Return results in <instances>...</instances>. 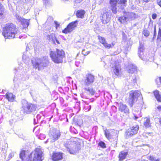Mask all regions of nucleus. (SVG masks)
I'll return each instance as SVG.
<instances>
[{
    "instance_id": "1",
    "label": "nucleus",
    "mask_w": 161,
    "mask_h": 161,
    "mask_svg": "<svg viewBox=\"0 0 161 161\" xmlns=\"http://www.w3.org/2000/svg\"><path fill=\"white\" fill-rule=\"evenodd\" d=\"M18 32L15 26L12 23L6 24L3 29V35L5 38L12 39L15 37Z\"/></svg>"
},
{
    "instance_id": "2",
    "label": "nucleus",
    "mask_w": 161,
    "mask_h": 161,
    "mask_svg": "<svg viewBox=\"0 0 161 161\" xmlns=\"http://www.w3.org/2000/svg\"><path fill=\"white\" fill-rule=\"evenodd\" d=\"M75 139L76 138H73L64 142V144L71 154H75L78 152L80 149L79 142L75 141Z\"/></svg>"
},
{
    "instance_id": "3",
    "label": "nucleus",
    "mask_w": 161,
    "mask_h": 161,
    "mask_svg": "<svg viewBox=\"0 0 161 161\" xmlns=\"http://www.w3.org/2000/svg\"><path fill=\"white\" fill-rule=\"evenodd\" d=\"M50 55L52 61L57 64L62 62L63 59L65 57V53L62 49H56V51H51Z\"/></svg>"
},
{
    "instance_id": "4",
    "label": "nucleus",
    "mask_w": 161,
    "mask_h": 161,
    "mask_svg": "<svg viewBox=\"0 0 161 161\" xmlns=\"http://www.w3.org/2000/svg\"><path fill=\"white\" fill-rule=\"evenodd\" d=\"M32 63L34 68L38 69V70H40L47 66L49 62L48 57L45 56L41 58H37L35 60H32Z\"/></svg>"
},
{
    "instance_id": "5",
    "label": "nucleus",
    "mask_w": 161,
    "mask_h": 161,
    "mask_svg": "<svg viewBox=\"0 0 161 161\" xmlns=\"http://www.w3.org/2000/svg\"><path fill=\"white\" fill-rule=\"evenodd\" d=\"M43 152L42 149L37 148L32 152L28 156L29 158L27 161H31V158L33 156V161H42L43 159Z\"/></svg>"
},
{
    "instance_id": "6",
    "label": "nucleus",
    "mask_w": 161,
    "mask_h": 161,
    "mask_svg": "<svg viewBox=\"0 0 161 161\" xmlns=\"http://www.w3.org/2000/svg\"><path fill=\"white\" fill-rule=\"evenodd\" d=\"M22 108L24 113L29 114L36 110V105L24 100L22 102Z\"/></svg>"
},
{
    "instance_id": "7",
    "label": "nucleus",
    "mask_w": 161,
    "mask_h": 161,
    "mask_svg": "<svg viewBox=\"0 0 161 161\" xmlns=\"http://www.w3.org/2000/svg\"><path fill=\"white\" fill-rule=\"evenodd\" d=\"M49 135L50 138L45 142L46 143L50 140L51 142H53L57 140L60 137V133L59 131L56 129H52L50 130Z\"/></svg>"
},
{
    "instance_id": "8",
    "label": "nucleus",
    "mask_w": 161,
    "mask_h": 161,
    "mask_svg": "<svg viewBox=\"0 0 161 161\" xmlns=\"http://www.w3.org/2000/svg\"><path fill=\"white\" fill-rule=\"evenodd\" d=\"M140 94L141 92L136 90H132L129 92V101L131 107H132L133 103L137 101Z\"/></svg>"
},
{
    "instance_id": "9",
    "label": "nucleus",
    "mask_w": 161,
    "mask_h": 161,
    "mask_svg": "<svg viewBox=\"0 0 161 161\" xmlns=\"http://www.w3.org/2000/svg\"><path fill=\"white\" fill-rule=\"evenodd\" d=\"M78 22V21L75 20L69 23L67 27L62 31V32L64 33L67 34L72 31L77 26Z\"/></svg>"
},
{
    "instance_id": "10",
    "label": "nucleus",
    "mask_w": 161,
    "mask_h": 161,
    "mask_svg": "<svg viewBox=\"0 0 161 161\" xmlns=\"http://www.w3.org/2000/svg\"><path fill=\"white\" fill-rule=\"evenodd\" d=\"M104 134L108 140L112 139L114 136L118 137L119 131L110 129L104 130Z\"/></svg>"
},
{
    "instance_id": "11",
    "label": "nucleus",
    "mask_w": 161,
    "mask_h": 161,
    "mask_svg": "<svg viewBox=\"0 0 161 161\" xmlns=\"http://www.w3.org/2000/svg\"><path fill=\"white\" fill-rule=\"evenodd\" d=\"M111 70L116 76L118 77L120 76L121 68L120 65L119 63L115 62L114 64L113 65Z\"/></svg>"
},
{
    "instance_id": "12",
    "label": "nucleus",
    "mask_w": 161,
    "mask_h": 161,
    "mask_svg": "<svg viewBox=\"0 0 161 161\" xmlns=\"http://www.w3.org/2000/svg\"><path fill=\"white\" fill-rule=\"evenodd\" d=\"M139 128V127L138 125L130 127L126 130L125 133L128 136H132L137 133Z\"/></svg>"
},
{
    "instance_id": "13",
    "label": "nucleus",
    "mask_w": 161,
    "mask_h": 161,
    "mask_svg": "<svg viewBox=\"0 0 161 161\" xmlns=\"http://www.w3.org/2000/svg\"><path fill=\"white\" fill-rule=\"evenodd\" d=\"M94 76L91 74L86 75L85 79L84 84L85 86H88L93 83L94 81Z\"/></svg>"
},
{
    "instance_id": "14",
    "label": "nucleus",
    "mask_w": 161,
    "mask_h": 161,
    "mask_svg": "<svg viewBox=\"0 0 161 161\" xmlns=\"http://www.w3.org/2000/svg\"><path fill=\"white\" fill-rule=\"evenodd\" d=\"M23 76L19 74L15 75L13 80L14 87L17 89L19 86V85L20 83L21 80L23 79Z\"/></svg>"
},
{
    "instance_id": "15",
    "label": "nucleus",
    "mask_w": 161,
    "mask_h": 161,
    "mask_svg": "<svg viewBox=\"0 0 161 161\" xmlns=\"http://www.w3.org/2000/svg\"><path fill=\"white\" fill-rule=\"evenodd\" d=\"M111 15V13L109 11L105 12L103 14L101 18V21L103 24H105L109 21Z\"/></svg>"
},
{
    "instance_id": "16",
    "label": "nucleus",
    "mask_w": 161,
    "mask_h": 161,
    "mask_svg": "<svg viewBox=\"0 0 161 161\" xmlns=\"http://www.w3.org/2000/svg\"><path fill=\"white\" fill-rule=\"evenodd\" d=\"M15 16L18 21L21 23L23 27L25 28L28 26L29 25V20L22 18L18 14H16Z\"/></svg>"
},
{
    "instance_id": "17",
    "label": "nucleus",
    "mask_w": 161,
    "mask_h": 161,
    "mask_svg": "<svg viewBox=\"0 0 161 161\" xmlns=\"http://www.w3.org/2000/svg\"><path fill=\"white\" fill-rule=\"evenodd\" d=\"M125 66L128 73L132 74L136 70V67L131 63H129L128 65L125 64Z\"/></svg>"
},
{
    "instance_id": "18",
    "label": "nucleus",
    "mask_w": 161,
    "mask_h": 161,
    "mask_svg": "<svg viewBox=\"0 0 161 161\" xmlns=\"http://www.w3.org/2000/svg\"><path fill=\"white\" fill-rule=\"evenodd\" d=\"M98 39L100 42L106 48H109L112 47L114 45L113 43L110 44H108L106 42L105 39L104 37L100 36H98Z\"/></svg>"
},
{
    "instance_id": "19",
    "label": "nucleus",
    "mask_w": 161,
    "mask_h": 161,
    "mask_svg": "<svg viewBox=\"0 0 161 161\" xmlns=\"http://www.w3.org/2000/svg\"><path fill=\"white\" fill-rule=\"evenodd\" d=\"M5 98L10 102H13L15 99L16 96L11 92H7L5 95Z\"/></svg>"
},
{
    "instance_id": "20",
    "label": "nucleus",
    "mask_w": 161,
    "mask_h": 161,
    "mask_svg": "<svg viewBox=\"0 0 161 161\" xmlns=\"http://www.w3.org/2000/svg\"><path fill=\"white\" fill-rule=\"evenodd\" d=\"M119 110L120 112H124L125 114L129 113V110L127 106L123 104H120Z\"/></svg>"
},
{
    "instance_id": "21",
    "label": "nucleus",
    "mask_w": 161,
    "mask_h": 161,
    "mask_svg": "<svg viewBox=\"0 0 161 161\" xmlns=\"http://www.w3.org/2000/svg\"><path fill=\"white\" fill-rule=\"evenodd\" d=\"M62 158V154L60 153H54L52 157V158L54 161H56L61 159Z\"/></svg>"
},
{
    "instance_id": "22",
    "label": "nucleus",
    "mask_w": 161,
    "mask_h": 161,
    "mask_svg": "<svg viewBox=\"0 0 161 161\" xmlns=\"http://www.w3.org/2000/svg\"><path fill=\"white\" fill-rule=\"evenodd\" d=\"M128 154V152L127 151H122L121 152L119 155V160L120 161H123L125 159Z\"/></svg>"
},
{
    "instance_id": "23",
    "label": "nucleus",
    "mask_w": 161,
    "mask_h": 161,
    "mask_svg": "<svg viewBox=\"0 0 161 161\" xmlns=\"http://www.w3.org/2000/svg\"><path fill=\"white\" fill-rule=\"evenodd\" d=\"M144 50V49L143 45L140 44L139 48L138 50V54L139 57L142 60L145 59L143 53Z\"/></svg>"
},
{
    "instance_id": "24",
    "label": "nucleus",
    "mask_w": 161,
    "mask_h": 161,
    "mask_svg": "<svg viewBox=\"0 0 161 161\" xmlns=\"http://www.w3.org/2000/svg\"><path fill=\"white\" fill-rule=\"evenodd\" d=\"M5 11L6 10L4 6L0 2V19L4 18Z\"/></svg>"
},
{
    "instance_id": "25",
    "label": "nucleus",
    "mask_w": 161,
    "mask_h": 161,
    "mask_svg": "<svg viewBox=\"0 0 161 161\" xmlns=\"http://www.w3.org/2000/svg\"><path fill=\"white\" fill-rule=\"evenodd\" d=\"M84 89L86 92V93L90 95H93L95 92V90L92 87H89L87 86L85 87Z\"/></svg>"
},
{
    "instance_id": "26",
    "label": "nucleus",
    "mask_w": 161,
    "mask_h": 161,
    "mask_svg": "<svg viewBox=\"0 0 161 161\" xmlns=\"http://www.w3.org/2000/svg\"><path fill=\"white\" fill-rule=\"evenodd\" d=\"M47 39L49 42H52L53 43L55 44L56 37L54 34L52 33L50 35L47 36Z\"/></svg>"
},
{
    "instance_id": "27",
    "label": "nucleus",
    "mask_w": 161,
    "mask_h": 161,
    "mask_svg": "<svg viewBox=\"0 0 161 161\" xmlns=\"http://www.w3.org/2000/svg\"><path fill=\"white\" fill-rule=\"evenodd\" d=\"M151 124L149 118H146L144 119V125L145 127L147 128L151 127Z\"/></svg>"
},
{
    "instance_id": "28",
    "label": "nucleus",
    "mask_w": 161,
    "mask_h": 161,
    "mask_svg": "<svg viewBox=\"0 0 161 161\" xmlns=\"http://www.w3.org/2000/svg\"><path fill=\"white\" fill-rule=\"evenodd\" d=\"M85 12L84 10H79L76 12V15L78 17L81 18H83L84 17Z\"/></svg>"
},
{
    "instance_id": "29",
    "label": "nucleus",
    "mask_w": 161,
    "mask_h": 161,
    "mask_svg": "<svg viewBox=\"0 0 161 161\" xmlns=\"http://www.w3.org/2000/svg\"><path fill=\"white\" fill-rule=\"evenodd\" d=\"M154 95L157 100L158 101L161 102V95H160L159 94L158 91H155L154 92Z\"/></svg>"
},
{
    "instance_id": "30",
    "label": "nucleus",
    "mask_w": 161,
    "mask_h": 161,
    "mask_svg": "<svg viewBox=\"0 0 161 161\" xmlns=\"http://www.w3.org/2000/svg\"><path fill=\"white\" fill-rule=\"evenodd\" d=\"M127 19V16L125 15V16L119 17V20L121 23L125 24L126 23Z\"/></svg>"
},
{
    "instance_id": "31",
    "label": "nucleus",
    "mask_w": 161,
    "mask_h": 161,
    "mask_svg": "<svg viewBox=\"0 0 161 161\" xmlns=\"http://www.w3.org/2000/svg\"><path fill=\"white\" fill-rule=\"evenodd\" d=\"M127 17V19H133L135 18L136 15L135 14L133 13L128 12L127 15H126Z\"/></svg>"
},
{
    "instance_id": "32",
    "label": "nucleus",
    "mask_w": 161,
    "mask_h": 161,
    "mask_svg": "<svg viewBox=\"0 0 161 161\" xmlns=\"http://www.w3.org/2000/svg\"><path fill=\"white\" fill-rule=\"evenodd\" d=\"M25 150H22L19 154L20 158L22 159V161L24 160L25 157Z\"/></svg>"
},
{
    "instance_id": "33",
    "label": "nucleus",
    "mask_w": 161,
    "mask_h": 161,
    "mask_svg": "<svg viewBox=\"0 0 161 161\" xmlns=\"http://www.w3.org/2000/svg\"><path fill=\"white\" fill-rule=\"evenodd\" d=\"M117 5L110 6V9L111 10L113 13L115 14L117 13Z\"/></svg>"
},
{
    "instance_id": "34",
    "label": "nucleus",
    "mask_w": 161,
    "mask_h": 161,
    "mask_svg": "<svg viewBox=\"0 0 161 161\" xmlns=\"http://www.w3.org/2000/svg\"><path fill=\"white\" fill-rule=\"evenodd\" d=\"M22 59L25 63H27L30 61V59L29 57L26 56V55L24 53L22 56Z\"/></svg>"
},
{
    "instance_id": "35",
    "label": "nucleus",
    "mask_w": 161,
    "mask_h": 161,
    "mask_svg": "<svg viewBox=\"0 0 161 161\" xmlns=\"http://www.w3.org/2000/svg\"><path fill=\"white\" fill-rule=\"evenodd\" d=\"M131 80V81L130 82V84L131 85L134 84L136 82V77L135 76L131 77L130 78L129 80Z\"/></svg>"
},
{
    "instance_id": "36",
    "label": "nucleus",
    "mask_w": 161,
    "mask_h": 161,
    "mask_svg": "<svg viewBox=\"0 0 161 161\" xmlns=\"http://www.w3.org/2000/svg\"><path fill=\"white\" fill-rule=\"evenodd\" d=\"M118 0H110L109 4L110 6L117 5Z\"/></svg>"
},
{
    "instance_id": "37",
    "label": "nucleus",
    "mask_w": 161,
    "mask_h": 161,
    "mask_svg": "<svg viewBox=\"0 0 161 161\" xmlns=\"http://www.w3.org/2000/svg\"><path fill=\"white\" fill-rule=\"evenodd\" d=\"M138 112V114H136V113H134V119L135 120H137L138 118L141 117V115H140V114L141 113V111H139Z\"/></svg>"
},
{
    "instance_id": "38",
    "label": "nucleus",
    "mask_w": 161,
    "mask_h": 161,
    "mask_svg": "<svg viewBox=\"0 0 161 161\" xmlns=\"http://www.w3.org/2000/svg\"><path fill=\"white\" fill-rule=\"evenodd\" d=\"M118 3L120 4H124V6H125V4L127 2L126 0H118Z\"/></svg>"
},
{
    "instance_id": "39",
    "label": "nucleus",
    "mask_w": 161,
    "mask_h": 161,
    "mask_svg": "<svg viewBox=\"0 0 161 161\" xmlns=\"http://www.w3.org/2000/svg\"><path fill=\"white\" fill-rule=\"evenodd\" d=\"M157 40L158 41H161V29H159L158 32Z\"/></svg>"
},
{
    "instance_id": "40",
    "label": "nucleus",
    "mask_w": 161,
    "mask_h": 161,
    "mask_svg": "<svg viewBox=\"0 0 161 161\" xmlns=\"http://www.w3.org/2000/svg\"><path fill=\"white\" fill-rule=\"evenodd\" d=\"M143 33L144 36H148L149 35V31L147 30H145L143 31Z\"/></svg>"
},
{
    "instance_id": "41",
    "label": "nucleus",
    "mask_w": 161,
    "mask_h": 161,
    "mask_svg": "<svg viewBox=\"0 0 161 161\" xmlns=\"http://www.w3.org/2000/svg\"><path fill=\"white\" fill-rule=\"evenodd\" d=\"M147 158L151 161H155V157L153 156L150 155L147 157Z\"/></svg>"
},
{
    "instance_id": "42",
    "label": "nucleus",
    "mask_w": 161,
    "mask_h": 161,
    "mask_svg": "<svg viewBox=\"0 0 161 161\" xmlns=\"http://www.w3.org/2000/svg\"><path fill=\"white\" fill-rule=\"evenodd\" d=\"M99 145L100 146L102 147L103 148H105L106 146L105 144V143L103 142H101L99 143Z\"/></svg>"
},
{
    "instance_id": "43",
    "label": "nucleus",
    "mask_w": 161,
    "mask_h": 161,
    "mask_svg": "<svg viewBox=\"0 0 161 161\" xmlns=\"http://www.w3.org/2000/svg\"><path fill=\"white\" fill-rule=\"evenodd\" d=\"M14 153L13 152H11L9 154L8 158L10 159L14 157Z\"/></svg>"
},
{
    "instance_id": "44",
    "label": "nucleus",
    "mask_w": 161,
    "mask_h": 161,
    "mask_svg": "<svg viewBox=\"0 0 161 161\" xmlns=\"http://www.w3.org/2000/svg\"><path fill=\"white\" fill-rule=\"evenodd\" d=\"M54 23L56 25V29H57L58 27L59 26V24L58 23V22L57 21H54Z\"/></svg>"
},
{
    "instance_id": "45",
    "label": "nucleus",
    "mask_w": 161,
    "mask_h": 161,
    "mask_svg": "<svg viewBox=\"0 0 161 161\" xmlns=\"http://www.w3.org/2000/svg\"><path fill=\"white\" fill-rule=\"evenodd\" d=\"M159 29H161V17L160 18L158 23Z\"/></svg>"
},
{
    "instance_id": "46",
    "label": "nucleus",
    "mask_w": 161,
    "mask_h": 161,
    "mask_svg": "<svg viewBox=\"0 0 161 161\" xmlns=\"http://www.w3.org/2000/svg\"><path fill=\"white\" fill-rule=\"evenodd\" d=\"M89 53V52H87L86 53L85 52V50H83L82 52V53L84 55H88Z\"/></svg>"
},
{
    "instance_id": "47",
    "label": "nucleus",
    "mask_w": 161,
    "mask_h": 161,
    "mask_svg": "<svg viewBox=\"0 0 161 161\" xmlns=\"http://www.w3.org/2000/svg\"><path fill=\"white\" fill-rule=\"evenodd\" d=\"M157 17V15L156 14H152V17L153 19H155Z\"/></svg>"
},
{
    "instance_id": "48",
    "label": "nucleus",
    "mask_w": 161,
    "mask_h": 161,
    "mask_svg": "<svg viewBox=\"0 0 161 161\" xmlns=\"http://www.w3.org/2000/svg\"><path fill=\"white\" fill-rule=\"evenodd\" d=\"M158 4L161 7V0H157Z\"/></svg>"
},
{
    "instance_id": "49",
    "label": "nucleus",
    "mask_w": 161,
    "mask_h": 161,
    "mask_svg": "<svg viewBox=\"0 0 161 161\" xmlns=\"http://www.w3.org/2000/svg\"><path fill=\"white\" fill-rule=\"evenodd\" d=\"M83 0H75V2L76 3H80Z\"/></svg>"
},
{
    "instance_id": "50",
    "label": "nucleus",
    "mask_w": 161,
    "mask_h": 161,
    "mask_svg": "<svg viewBox=\"0 0 161 161\" xmlns=\"http://www.w3.org/2000/svg\"><path fill=\"white\" fill-rule=\"evenodd\" d=\"M55 44H56V43L57 44H59L60 43L59 41L56 39V40H55Z\"/></svg>"
},
{
    "instance_id": "51",
    "label": "nucleus",
    "mask_w": 161,
    "mask_h": 161,
    "mask_svg": "<svg viewBox=\"0 0 161 161\" xmlns=\"http://www.w3.org/2000/svg\"><path fill=\"white\" fill-rule=\"evenodd\" d=\"M157 108L159 110L161 111V105L157 107Z\"/></svg>"
},
{
    "instance_id": "52",
    "label": "nucleus",
    "mask_w": 161,
    "mask_h": 161,
    "mask_svg": "<svg viewBox=\"0 0 161 161\" xmlns=\"http://www.w3.org/2000/svg\"><path fill=\"white\" fill-rule=\"evenodd\" d=\"M155 161H161V159L159 158H158L156 159H155Z\"/></svg>"
},
{
    "instance_id": "53",
    "label": "nucleus",
    "mask_w": 161,
    "mask_h": 161,
    "mask_svg": "<svg viewBox=\"0 0 161 161\" xmlns=\"http://www.w3.org/2000/svg\"><path fill=\"white\" fill-rule=\"evenodd\" d=\"M89 109L88 110L89 111L90 110L91 108V105L89 106Z\"/></svg>"
},
{
    "instance_id": "54",
    "label": "nucleus",
    "mask_w": 161,
    "mask_h": 161,
    "mask_svg": "<svg viewBox=\"0 0 161 161\" xmlns=\"http://www.w3.org/2000/svg\"><path fill=\"white\" fill-rule=\"evenodd\" d=\"M159 122L160 123V124L161 125V117L160 118Z\"/></svg>"
},
{
    "instance_id": "55",
    "label": "nucleus",
    "mask_w": 161,
    "mask_h": 161,
    "mask_svg": "<svg viewBox=\"0 0 161 161\" xmlns=\"http://www.w3.org/2000/svg\"><path fill=\"white\" fill-rule=\"evenodd\" d=\"M77 62H78L77 61H76V62H75V64H76V66H78L79 65H77Z\"/></svg>"
},
{
    "instance_id": "56",
    "label": "nucleus",
    "mask_w": 161,
    "mask_h": 161,
    "mask_svg": "<svg viewBox=\"0 0 161 161\" xmlns=\"http://www.w3.org/2000/svg\"><path fill=\"white\" fill-rule=\"evenodd\" d=\"M159 80H160V82L161 83V77H159Z\"/></svg>"
},
{
    "instance_id": "57",
    "label": "nucleus",
    "mask_w": 161,
    "mask_h": 161,
    "mask_svg": "<svg viewBox=\"0 0 161 161\" xmlns=\"http://www.w3.org/2000/svg\"><path fill=\"white\" fill-rule=\"evenodd\" d=\"M124 8V7H123L121 6V9H122V10H123V9Z\"/></svg>"
},
{
    "instance_id": "58",
    "label": "nucleus",
    "mask_w": 161,
    "mask_h": 161,
    "mask_svg": "<svg viewBox=\"0 0 161 161\" xmlns=\"http://www.w3.org/2000/svg\"><path fill=\"white\" fill-rule=\"evenodd\" d=\"M123 36L124 35H125V33L124 32H123Z\"/></svg>"
},
{
    "instance_id": "59",
    "label": "nucleus",
    "mask_w": 161,
    "mask_h": 161,
    "mask_svg": "<svg viewBox=\"0 0 161 161\" xmlns=\"http://www.w3.org/2000/svg\"><path fill=\"white\" fill-rule=\"evenodd\" d=\"M154 36H155V34H154Z\"/></svg>"
}]
</instances>
